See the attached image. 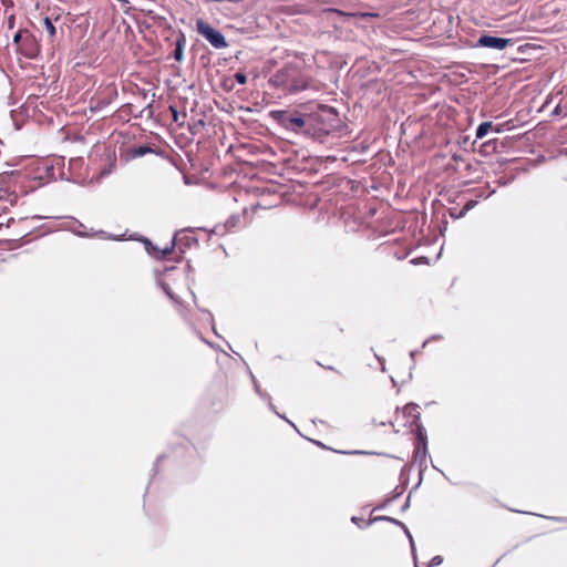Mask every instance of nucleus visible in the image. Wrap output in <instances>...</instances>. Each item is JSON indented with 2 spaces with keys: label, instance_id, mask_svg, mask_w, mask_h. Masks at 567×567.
I'll use <instances>...</instances> for the list:
<instances>
[{
  "label": "nucleus",
  "instance_id": "1",
  "mask_svg": "<svg viewBox=\"0 0 567 567\" xmlns=\"http://www.w3.org/2000/svg\"><path fill=\"white\" fill-rule=\"evenodd\" d=\"M339 126V116L333 107L320 105L316 112L308 114V135L322 141Z\"/></svg>",
  "mask_w": 567,
  "mask_h": 567
},
{
  "label": "nucleus",
  "instance_id": "2",
  "mask_svg": "<svg viewBox=\"0 0 567 567\" xmlns=\"http://www.w3.org/2000/svg\"><path fill=\"white\" fill-rule=\"evenodd\" d=\"M270 84L281 87L290 93L299 92L308 86L306 78L300 69L292 64H287L278 70L269 80Z\"/></svg>",
  "mask_w": 567,
  "mask_h": 567
},
{
  "label": "nucleus",
  "instance_id": "3",
  "mask_svg": "<svg viewBox=\"0 0 567 567\" xmlns=\"http://www.w3.org/2000/svg\"><path fill=\"white\" fill-rule=\"evenodd\" d=\"M117 97V87L114 83L101 84L91 96L89 107L92 112H100L113 103Z\"/></svg>",
  "mask_w": 567,
  "mask_h": 567
},
{
  "label": "nucleus",
  "instance_id": "4",
  "mask_svg": "<svg viewBox=\"0 0 567 567\" xmlns=\"http://www.w3.org/2000/svg\"><path fill=\"white\" fill-rule=\"evenodd\" d=\"M271 116L285 128L308 135V115H292L287 111H274Z\"/></svg>",
  "mask_w": 567,
  "mask_h": 567
},
{
  "label": "nucleus",
  "instance_id": "5",
  "mask_svg": "<svg viewBox=\"0 0 567 567\" xmlns=\"http://www.w3.org/2000/svg\"><path fill=\"white\" fill-rule=\"evenodd\" d=\"M197 32L204 37L215 49H224L227 47L225 37L214 29L208 22L203 19L196 21Z\"/></svg>",
  "mask_w": 567,
  "mask_h": 567
},
{
  "label": "nucleus",
  "instance_id": "6",
  "mask_svg": "<svg viewBox=\"0 0 567 567\" xmlns=\"http://www.w3.org/2000/svg\"><path fill=\"white\" fill-rule=\"evenodd\" d=\"M19 52L28 59H35L39 55L40 44L31 32L24 34V40L19 44Z\"/></svg>",
  "mask_w": 567,
  "mask_h": 567
},
{
  "label": "nucleus",
  "instance_id": "7",
  "mask_svg": "<svg viewBox=\"0 0 567 567\" xmlns=\"http://www.w3.org/2000/svg\"><path fill=\"white\" fill-rule=\"evenodd\" d=\"M513 44L512 39L497 38L488 34H483L477 40V47L489 48L496 50H504Z\"/></svg>",
  "mask_w": 567,
  "mask_h": 567
},
{
  "label": "nucleus",
  "instance_id": "8",
  "mask_svg": "<svg viewBox=\"0 0 567 567\" xmlns=\"http://www.w3.org/2000/svg\"><path fill=\"white\" fill-rule=\"evenodd\" d=\"M414 357H404V363L403 367H396L395 369H392V373L390 374V378L393 383L396 382H405L406 380L411 379V368L413 363Z\"/></svg>",
  "mask_w": 567,
  "mask_h": 567
},
{
  "label": "nucleus",
  "instance_id": "9",
  "mask_svg": "<svg viewBox=\"0 0 567 567\" xmlns=\"http://www.w3.org/2000/svg\"><path fill=\"white\" fill-rule=\"evenodd\" d=\"M249 223L248 218V209L244 208L241 214L233 215L225 221V228L227 230H233L237 227L245 226Z\"/></svg>",
  "mask_w": 567,
  "mask_h": 567
},
{
  "label": "nucleus",
  "instance_id": "10",
  "mask_svg": "<svg viewBox=\"0 0 567 567\" xmlns=\"http://www.w3.org/2000/svg\"><path fill=\"white\" fill-rule=\"evenodd\" d=\"M563 97L553 111V114L558 116H567V85L561 91Z\"/></svg>",
  "mask_w": 567,
  "mask_h": 567
},
{
  "label": "nucleus",
  "instance_id": "11",
  "mask_svg": "<svg viewBox=\"0 0 567 567\" xmlns=\"http://www.w3.org/2000/svg\"><path fill=\"white\" fill-rule=\"evenodd\" d=\"M326 11L330 12V13H336V14H338L340 17H348V18H351V17H360V18L378 17V14H375V13H369V12H344V11L336 9V8H329Z\"/></svg>",
  "mask_w": 567,
  "mask_h": 567
},
{
  "label": "nucleus",
  "instance_id": "12",
  "mask_svg": "<svg viewBox=\"0 0 567 567\" xmlns=\"http://www.w3.org/2000/svg\"><path fill=\"white\" fill-rule=\"evenodd\" d=\"M185 35L181 33L176 39L175 49H174V59L181 62L184 58V47H185Z\"/></svg>",
  "mask_w": 567,
  "mask_h": 567
},
{
  "label": "nucleus",
  "instance_id": "13",
  "mask_svg": "<svg viewBox=\"0 0 567 567\" xmlns=\"http://www.w3.org/2000/svg\"><path fill=\"white\" fill-rule=\"evenodd\" d=\"M43 29L48 33V38L51 42H53L55 35H56V29L52 22V20L49 17L43 18L42 20Z\"/></svg>",
  "mask_w": 567,
  "mask_h": 567
},
{
  "label": "nucleus",
  "instance_id": "14",
  "mask_svg": "<svg viewBox=\"0 0 567 567\" xmlns=\"http://www.w3.org/2000/svg\"><path fill=\"white\" fill-rule=\"evenodd\" d=\"M496 143H497L496 138L484 142L481 145L480 153L482 155H488L491 153H494L496 151Z\"/></svg>",
  "mask_w": 567,
  "mask_h": 567
},
{
  "label": "nucleus",
  "instance_id": "15",
  "mask_svg": "<svg viewBox=\"0 0 567 567\" xmlns=\"http://www.w3.org/2000/svg\"><path fill=\"white\" fill-rule=\"evenodd\" d=\"M173 247H174V244H172L171 247H166L164 249H158V248L152 247L153 255L157 259H164L173 251Z\"/></svg>",
  "mask_w": 567,
  "mask_h": 567
},
{
  "label": "nucleus",
  "instance_id": "16",
  "mask_svg": "<svg viewBox=\"0 0 567 567\" xmlns=\"http://www.w3.org/2000/svg\"><path fill=\"white\" fill-rule=\"evenodd\" d=\"M252 383H254L255 391L259 394L260 398L267 400L269 408L271 410H274L275 405L272 404L270 396L267 393L261 392L259 384L257 383V380L255 379V377H252Z\"/></svg>",
  "mask_w": 567,
  "mask_h": 567
},
{
  "label": "nucleus",
  "instance_id": "17",
  "mask_svg": "<svg viewBox=\"0 0 567 567\" xmlns=\"http://www.w3.org/2000/svg\"><path fill=\"white\" fill-rule=\"evenodd\" d=\"M380 519L392 522L394 524L401 525L404 528V532H405V534L408 535V537L410 539L412 550H414L413 538H412L410 532L408 530V528L401 522L396 520L395 518L388 517V516L380 517Z\"/></svg>",
  "mask_w": 567,
  "mask_h": 567
},
{
  "label": "nucleus",
  "instance_id": "18",
  "mask_svg": "<svg viewBox=\"0 0 567 567\" xmlns=\"http://www.w3.org/2000/svg\"><path fill=\"white\" fill-rule=\"evenodd\" d=\"M489 132V122H483L476 130V138H483Z\"/></svg>",
  "mask_w": 567,
  "mask_h": 567
},
{
  "label": "nucleus",
  "instance_id": "19",
  "mask_svg": "<svg viewBox=\"0 0 567 567\" xmlns=\"http://www.w3.org/2000/svg\"><path fill=\"white\" fill-rule=\"evenodd\" d=\"M29 33L30 32L28 30H20L13 37V41L19 45L24 40V34H29Z\"/></svg>",
  "mask_w": 567,
  "mask_h": 567
},
{
  "label": "nucleus",
  "instance_id": "20",
  "mask_svg": "<svg viewBox=\"0 0 567 567\" xmlns=\"http://www.w3.org/2000/svg\"><path fill=\"white\" fill-rule=\"evenodd\" d=\"M234 78H235V80H236L239 84H241V85H244V84H246V83H247V76H246V74H245V73H243V72H237V73H235Z\"/></svg>",
  "mask_w": 567,
  "mask_h": 567
},
{
  "label": "nucleus",
  "instance_id": "21",
  "mask_svg": "<svg viewBox=\"0 0 567 567\" xmlns=\"http://www.w3.org/2000/svg\"><path fill=\"white\" fill-rule=\"evenodd\" d=\"M442 561H443V559L441 556H435L432 558L429 567L439 566L442 564Z\"/></svg>",
  "mask_w": 567,
  "mask_h": 567
},
{
  "label": "nucleus",
  "instance_id": "22",
  "mask_svg": "<svg viewBox=\"0 0 567 567\" xmlns=\"http://www.w3.org/2000/svg\"><path fill=\"white\" fill-rule=\"evenodd\" d=\"M489 131H494L496 133H501L503 131V125L501 124H497V125H493L492 122H489Z\"/></svg>",
  "mask_w": 567,
  "mask_h": 567
},
{
  "label": "nucleus",
  "instance_id": "23",
  "mask_svg": "<svg viewBox=\"0 0 567 567\" xmlns=\"http://www.w3.org/2000/svg\"><path fill=\"white\" fill-rule=\"evenodd\" d=\"M375 360H377L378 364L381 367L382 371H385L386 370L385 369V361L383 360V358L380 357V355H377Z\"/></svg>",
  "mask_w": 567,
  "mask_h": 567
},
{
  "label": "nucleus",
  "instance_id": "24",
  "mask_svg": "<svg viewBox=\"0 0 567 567\" xmlns=\"http://www.w3.org/2000/svg\"><path fill=\"white\" fill-rule=\"evenodd\" d=\"M171 111H172V114H173V118H174V121L176 122V121L178 120V118H177L178 113H177V111H176L174 107H172V106H171Z\"/></svg>",
  "mask_w": 567,
  "mask_h": 567
},
{
  "label": "nucleus",
  "instance_id": "25",
  "mask_svg": "<svg viewBox=\"0 0 567 567\" xmlns=\"http://www.w3.org/2000/svg\"><path fill=\"white\" fill-rule=\"evenodd\" d=\"M318 364L321 365L324 369H329V370L333 369L331 365H328V364H324V363H321V362H318Z\"/></svg>",
  "mask_w": 567,
  "mask_h": 567
},
{
  "label": "nucleus",
  "instance_id": "26",
  "mask_svg": "<svg viewBox=\"0 0 567 567\" xmlns=\"http://www.w3.org/2000/svg\"><path fill=\"white\" fill-rule=\"evenodd\" d=\"M461 159H462V157H461L460 155H456V154H455V155H453V161H454L455 163H457V162H458V161H461Z\"/></svg>",
  "mask_w": 567,
  "mask_h": 567
},
{
  "label": "nucleus",
  "instance_id": "27",
  "mask_svg": "<svg viewBox=\"0 0 567 567\" xmlns=\"http://www.w3.org/2000/svg\"><path fill=\"white\" fill-rule=\"evenodd\" d=\"M261 207L259 204H256V205H251V210H256L257 208Z\"/></svg>",
  "mask_w": 567,
  "mask_h": 567
},
{
  "label": "nucleus",
  "instance_id": "28",
  "mask_svg": "<svg viewBox=\"0 0 567 567\" xmlns=\"http://www.w3.org/2000/svg\"><path fill=\"white\" fill-rule=\"evenodd\" d=\"M272 411L275 412V414H276L278 417H282V416H281V414H280L278 411H276V409H274Z\"/></svg>",
  "mask_w": 567,
  "mask_h": 567
},
{
  "label": "nucleus",
  "instance_id": "29",
  "mask_svg": "<svg viewBox=\"0 0 567 567\" xmlns=\"http://www.w3.org/2000/svg\"><path fill=\"white\" fill-rule=\"evenodd\" d=\"M272 411L275 412V414H276L278 417H282V416H281V414H280L278 411H276V409H274Z\"/></svg>",
  "mask_w": 567,
  "mask_h": 567
},
{
  "label": "nucleus",
  "instance_id": "30",
  "mask_svg": "<svg viewBox=\"0 0 567 567\" xmlns=\"http://www.w3.org/2000/svg\"><path fill=\"white\" fill-rule=\"evenodd\" d=\"M272 411L275 412V414H276L278 417H282V416H281V414H280L278 411H276V409H274Z\"/></svg>",
  "mask_w": 567,
  "mask_h": 567
},
{
  "label": "nucleus",
  "instance_id": "31",
  "mask_svg": "<svg viewBox=\"0 0 567 567\" xmlns=\"http://www.w3.org/2000/svg\"><path fill=\"white\" fill-rule=\"evenodd\" d=\"M272 411L275 412V414H276L278 417H282V416H281V414H280L278 411H276V409H274Z\"/></svg>",
  "mask_w": 567,
  "mask_h": 567
},
{
  "label": "nucleus",
  "instance_id": "32",
  "mask_svg": "<svg viewBox=\"0 0 567 567\" xmlns=\"http://www.w3.org/2000/svg\"><path fill=\"white\" fill-rule=\"evenodd\" d=\"M431 341H432V340H427V341H425V342L423 343V348H426V347H427V344H429Z\"/></svg>",
  "mask_w": 567,
  "mask_h": 567
},
{
  "label": "nucleus",
  "instance_id": "33",
  "mask_svg": "<svg viewBox=\"0 0 567 567\" xmlns=\"http://www.w3.org/2000/svg\"><path fill=\"white\" fill-rule=\"evenodd\" d=\"M351 520H352L354 524H357V523H358V517L353 516V517L351 518Z\"/></svg>",
  "mask_w": 567,
  "mask_h": 567
},
{
  "label": "nucleus",
  "instance_id": "34",
  "mask_svg": "<svg viewBox=\"0 0 567 567\" xmlns=\"http://www.w3.org/2000/svg\"><path fill=\"white\" fill-rule=\"evenodd\" d=\"M145 153V148H140L138 154L142 155Z\"/></svg>",
  "mask_w": 567,
  "mask_h": 567
},
{
  "label": "nucleus",
  "instance_id": "35",
  "mask_svg": "<svg viewBox=\"0 0 567 567\" xmlns=\"http://www.w3.org/2000/svg\"><path fill=\"white\" fill-rule=\"evenodd\" d=\"M287 423H288V424H291V426H295V423H291V421H290V420H287Z\"/></svg>",
  "mask_w": 567,
  "mask_h": 567
},
{
  "label": "nucleus",
  "instance_id": "36",
  "mask_svg": "<svg viewBox=\"0 0 567 567\" xmlns=\"http://www.w3.org/2000/svg\"><path fill=\"white\" fill-rule=\"evenodd\" d=\"M287 423H288V424H291V426H295V423H291V421H290V420H287Z\"/></svg>",
  "mask_w": 567,
  "mask_h": 567
},
{
  "label": "nucleus",
  "instance_id": "37",
  "mask_svg": "<svg viewBox=\"0 0 567 567\" xmlns=\"http://www.w3.org/2000/svg\"><path fill=\"white\" fill-rule=\"evenodd\" d=\"M287 423H288V424H291V426H295V423H291V421H290V420H287Z\"/></svg>",
  "mask_w": 567,
  "mask_h": 567
},
{
  "label": "nucleus",
  "instance_id": "38",
  "mask_svg": "<svg viewBox=\"0 0 567 567\" xmlns=\"http://www.w3.org/2000/svg\"><path fill=\"white\" fill-rule=\"evenodd\" d=\"M2 225V223H0V226Z\"/></svg>",
  "mask_w": 567,
  "mask_h": 567
}]
</instances>
